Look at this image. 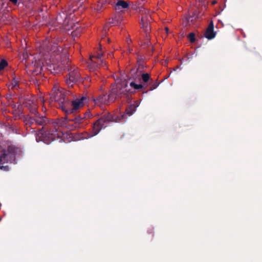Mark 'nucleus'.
Wrapping results in <instances>:
<instances>
[{"label":"nucleus","mask_w":262,"mask_h":262,"mask_svg":"<svg viewBox=\"0 0 262 262\" xmlns=\"http://www.w3.org/2000/svg\"><path fill=\"white\" fill-rule=\"evenodd\" d=\"M128 7V4L127 2L123 0H119L116 4V9L120 10L121 9H126Z\"/></svg>","instance_id":"nucleus-18"},{"label":"nucleus","mask_w":262,"mask_h":262,"mask_svg":"<svg viewBox=\"0 0 262 262\" xmlns=\"http://www.w3.org/2000/svg\"><path fill=\"white\" fill-rule=\"evenodd\" d=\"M215 33L214 32V34H213V36H214V37H215Z\"/></svg>","instance_id":"nucleus-38"},{"label":"nucleus","mask_w":262,"mask_h":262,"mask_svg":"<svg viewBox=\"0 0 262 262\" xmlns=\"http://www.w3.org/2000/svg\"><path fill=\"white\" fill-rule=\"evenodd\" d=\"M132 93L128 85V81L125 80H120L117 83L112 84L109 94V98L113 101L116 99L121 98L126 96L127 93Z\"/></svg>","instance_id":"nucleus-5"},{"label":"nucleus","mask_w":262,"mask_h":262,"mask_svg":"<svg viewBox=\"0 0 262 262\" xmlns=\"http://www.w3.org/2000/svg\"><path fill=\"white\" fill-rule=\"evenodd\" d=\"M112 0H100L97 5V9L100 11L102 8H105V6L107 4H112Z\"/></svg>","instance_id":"nucleus-17"},{"label":"nucleus","mask_w":262,"mask_h":262,"mask_svg":"<svg viewBox=\"0 0 262 262\" xmlns=\"http://www.w3.org/2000/svg\"><path fill=\"white\" fill-rule=\"evenodd\" d=\"M103 54L101 52H98L96 55H93L90 56V60L92 64L90 65V68H92L98 70L97 69L93 68V66L98 67H105L106 62L101 59Z\"/></svg>","instance_id":"nucleus-10"},{"label":"nucleus","mask_w":262,"mask_h":262,"mask_svg":"<svg viewBox=\"0 0 262 262\" xmlns=\"http://www.w3.org/2000/svg\"><path fill=\"white\" fill-rule=\"evenodd\" d=\"M44 46L41 47L40 54L45 60L49 58V62H47L48 69L52 73H57L62 70H68L69 78L67 79L66 83L69 87L72 86L78 82H83L79 70L76 67L70 66V60L67 55V52L63 51L62 47L56 43H50L47 47V51L43 52Z\"/></svg>","instance_id":"nucleus-1"},{"label":"nucleus","mask_w":262,"mask_h":262,"mask_svg":"<svg viewBox=\"0 0 262 262\" xmlns=\"http://www.w3.org/2000/svg\"><path fill=\"white\" fill-rule=\"evenodd\" d=\"M34 121L35 124L37 125H40L42 126L41 129H40L38 131V133L37 134V136L39 138H40V140L43 141L42 137L41 135L40 134L39 135V131L42 130L43 133L45 132L46 131H43L42 129L45 128V126H47V130H49V123H51V122H49V120L48 118H47L46 116H42L39 114H36L35 116H34Z\"/></svg>","instance_id":"nucleus-9"},{"label":"nucleus","mask_w":262,"mask_h":262,"mask_svg":"<svg viewBox=\"0 0 262 262\" xmlns=\"http://www.w3.org/2000/svg\"><path fill=\"white\" fill-rule=\"evenodd\" d=\"M129 85L130 86L133 88L135 90L142 89L145 87V84H136L133 81L130 83Z\"/></svg>","instance_id":"nucleus-21"},{"label":"nucleus","mask_w":262,"mask_h":262,"mask_svg":"<svg viewBox=\"0 0 262 262\" xmlns=\"http://www.w3.org/2000/svg\"><path fill=\"white\" fill-rule=\"evenodd\" d=\"M90 71L91 72V77L86 76L84 78H83V82L84 83L85 82H91L93 80H96V76H98V70L93 69L92 68H90Z\"/></svg>","instance_id":"nucleus-13"},{"label":"nucleus","mask_w":262,"mask_h":262,"mask_svg":"<svg viewBox=\"0 0 262 262\" xmlns=\"http://www.w3.org/2000/svg\"><path fill=\"white\" fill-rule=\"evenodd\" d=\"M159 85V83L157 82L153 83L150 86L149 90L152 91L156 89Z\"/></svg>","instance_id":"nucleus-28"},{"label":"nucleus","mask_w":262,"mask_h":262,"mask_svg":"<svg viewBox=\"0 0 262 262\" xmlns=\"http://www.w3.org/2000/svg\"><path fill=\"white\" fill-rule=\"evenodd\" d=\"M85 1V0H79V3H80V6H81V4H83L84 2Z\"/></svg>","instance_id":"nucleus-32"},{"label":"nucleus","mask_w":262,"mask_h":262,"mask_svg":"<svg viewBox=\"0 0 262 262\" xmlns=\"http://www.w3.org/2000/svg\"><path fill=\"white\" fill-rule=\"evenodd\" d=\"M14 5H16L17 3V0H9Z\"/></svg>","instance_id":"nucleus-31"},{"label":"nucleus","mask_w":262,"mask_h":262,"mask_svg":"<svg viewBox=\"0 0 262 262\" xmlns=\"http://www.w3.org/2000/svg\"><path fill=\"white\" fill-rule=\"evenodd\" d=\"M213 3L214 4H215L216 3V2L214 1Z\"/></svg>","instance_id":"nucleus-37"},{"label":"nucleus","mask_w":262,"mask_h":262,"mask_svg":"<svg viewBox=\"0 0 262 262\" xmlns=\"http://www.w3.org/2000/svg\"><path fill=\"white\" fill-rule=\"evenodd\" d=\"M89 117V113L86 112L83 117L77 115L72 118L67 116L64 118L57 119L49 123V130H46L44 133L40 130L39 135H41L45 143L49 144L56 138L60 137L61 133L58 131L59 127H66L71 130L83 128L88 124L86 119Z\"/></svg>","instance_id":"nucleus-2"},{"label":"nucleus","mask_w":262,"mask_h":262,"mask_svg":"<svg viewBox=\"0 0 262 262\" xmlns=\"http://www.w3.org/2000/svg\"><path fill=\"white\" fill-rule=\"evenodd\" d=\"M30 112L32 114H34V116H35L36 114H39V113L37 111V105L36 104H33V105L29 108Z\"/></svg>","instance_id":"nucleus-24"},{"label":"nucleus","mask_w":262,"mask_h":262,"mask_svg":"<svg viewBox=\"0 0 262 262\" xmlns=\"http://www.w3.org/2000/svg\"><path fill=\"white\" fill-rule=\"evenodd\" d=\"M0 169L3 170L5 171H8L9 170V166H8L0 165Z\"/></svg>","instance_id":"nucleus-30"},{"label":"nucleus","mask_w":262,"mask_h":262,"mask_svg":"<svg viewBox=\"0 0 262 262\" xmlns=\"http://www.w3.org/2000/svg\"><path fill=\"white\" fill-rule=\"evenodd\" d=\"M82 32V29L76 28V29L72 32V35L73 37H78Z\"/></svg>","instance_id":"nucleus-23"},{"label":"nucleus","mask_w":262,"mask_h":262,"mask_svg":"<svg viewBox=\"0 0 262 262\" xmlns=\"http://www.w3.org/2000/svg\"><path fill=\"white\" fill-rule=\"evenodd\" d=\"M8 64L6 60L2 59L0 62V70H3Z\"/></svg>","instance_id":"nucleus-26"},{"label":"nucleus","mask_w":262,"mask_h":262,"mask_svg":"<svg viewBox=\"0 0 262 262\" xmlns=\"http://www.w3.org/2000/svg\"><path fill=\"white\" fill-rule=\"evenodd\" d=\"M100 50H101V46L100 45Z\"/></svg>","instance_id":"nucleus-36"},{"label":"nucleus","mask_w":262,"mask_h":262,"mask_svg":"<svg viewBox=\"0 0 262 262\" xmlns=\"http://www.w3.org/2000/svg\"><path fill=\"white\" fill-rule=\"evenodd\" d=\"M199 13L197 10H194L192 14L186 16L183 20V25L186 27L194 23L195 21L199 18Z\"/></svg>","instance_id":"nucleus-12"},{"label":"nucleus","mask_w":262,"mask_h":262,"mask_svg":"<svg viewBox=\"0 0 262 262\" xmlns=\"http://www.w3.org/2000/svg\"><path fill=\"white\" fill-rule=\"evenodd\" d=\"M72 94L70 91L66 90L63 89H59L54 86L50 94V100L51 102H55L59 105V107L63 111L67 109V106L68 105L69 101L71 99L69 96Z\"/></svg>","instance_id":"nucleus-4"},{"label":"nucleus","mask_w":262,"mask_h":262,"mask_svg":"<svg viewBox=\"0 0 262 262\" xmlns=\"http://www.w3.org/2000/svg\"><path fill=\"white\" fill-rule=\"evenodd\" d=\"M25 105L29 109L31 107L33 104H35L34 101L31 99H27L25 102Z\"/></svg>","instance_id":"nucleus-22"},{"label":"nucleus","mask_w":262,"mask_h":262,"mask_svg":"<svg viewBox=\"0 0 262 262\" xmlns=\"http://www.w3.org/2000/svg\"><path fill=\"white\" fill-rule=\"evenodd\" d=\"M22 108V105H18L17 109L15 110V111L16 112V113L17 114L19 117L23 115Z\"/></svg>","instance_id":"nucleus-27"},{"label":"nucleus","mask_w":262,"mask_h":262,"mask_svg":"<svg viewBox=\"0 0 262 262\" xmlns=\"http://www.w3.org/2000/svg\"><path fill=\"white\" fill-rule=\"evenodd\" d=\"M110 100H111L109 98V95L108 96L106 95H100L96 99L94 100V101L98 105L107 104Z\"/></svg>","instance_id":"nucleus-14"},{"label":"nucleus","mask_w":262,"mask_h":262,"mask_svg":"<svg viewBox=\"0 0 262 262\" xmlns=\"http://www.w3.org/2000/svg\"><path fill=\"white\" fill-rule=\"evenodd\" d=\"M24 122L26 125L28 126L29 127H31L32 125H34V124H35L34 116H26L24 118Z\"/></svg>","instance_id":"nucleus-19"},{"label":"nucleus","mask_w":262,"mask_h":262,"mask_svg":"<svg viewBox=\"0 0 262 262\" xmlns=\"http://www.w3.org/2000/svg\"><path fill=\"white\" fill-rule=\"evenodd\" d=\"M141 78L143 84H145V88L148 85V83L151 84L153 83V80L150 78V75L148 73H143L141 75Z\"/></svg>","instance_id":"nucleus-16"},{"label":"nucleus","mask_w":262,"mask_h":262,"mask_svg":"<svg viewBox=\"0 0 262 262\" xmlns=\"http://www.w3.org/2000/svg\"><path fill=\"white\" fill-rule=\"evenodd\" d=\"M139 106V102L137 101L134 104H130L125 110V114L120 116L113 115L110 113H107L102 116L96 121L93 123L90 137L97 135L100 131L105 128L110 122H122L123 120L126 119V115L130 116L136 112V108Z\"/></svg>","instance_id":"nucleus-3"},{"label":"nucleus","mask_w":262,"mask_h":262,"mask_svg":"<svg viewBox=\"0 0 262 262\" xmlns=\"http://www.w3.org/2000/svg\"><path fill=\"white\" fill-rule=\"evenodd\" d=\"M116 17L112 19V21H110V24H113V25H117L119 24V21L118 20H116Z\"/></svg>","instance_id":"nucleus-29"},{"label":"nucleus","mask_w":262,"mask_h":262,"mask_svg":"<svg viewBox=\"0 0 262 262\" xmlns=\"http://www.w3.org/2000/svg\"><path fill=\"white\" fill-rule=\"evenodd\" d=\"M106 39H107L108 42H110V38H106Z\"/></svg>","instance_id":"nucleus-35"},{"label":"nucleus","mask_w":262,"mask_h":262,"mask_svg":"<svg viewBox=\"0 0 262 262\" xmlns=\"http://www.w3.org/2000/svg\"><path fill=\"white\" fill-rule=\"evenodd\" d=\"M145 44H146L147 46H149L150 45V42L148 40L145 42Z\"/></svg>","instance_id":"nucleus-33"},{"label":"nucleus","mask_w":262,"mask_h":262,"mask_svg":"<svg viewBox=\"0 0 262 262\" xmlns=\"http://www.w3.org/2000/svg\"><path fill=\"white\" fill-rule=\"evenodd\" d=\"M18 151L17 146L7 142L6 147L0 149V164L14 162Z\"/></svg>","instance_id":"nucleus-6"},{"label":"nucleus","mask_w":262,"mask_h":262,"mask_svg":"<svg viewBox=\"0 0 262 262\" xmlns=\"http://www.w3.org/2000/svg\"><path fill=\"white\" fill-rule=\"evenodd\" d=\"M165 31H166V33H168V30H169L168 28L167 27H166L165 28Z\"/></svg>","instance_id":"nucleus-34"},{"label":"nucleus","mask_w":262,"mask_h":262,"mask_svg":"<svg viewBox=\"0 0 262 262\" xmlns=\"http://www.w3.org/2000/svg\"><path fill=\"white\" fill-rule=\"evenodd\" d=\"M89 99L85 95H82L77 98L75 100L71 102L69 101L68 105L67 106V109H65L64 112L68 115L73 114L80 107L87 104Z\"/></svg>","instance_id":"nucleus-7"},{"label":"nucleus","mask_w":262,"mask_h":262,"mask_svg":"<svg viewBox=\"0 0 262 262\" xmlns=\"http://www.w3.org/2000/svg\"><path fill=\"white\" fill-rule=\"evenodd\" d=\"M188 38L190 42H194L195 40V34L193 32H191L188 35Z\"/></svg>","instance_id":"nucleus-25"},{"label":"nucleus","mask_w":262,"mask_h":262,"mask_svg":"<svg viewBox=\"0 0 262 262\" xmlns=\"http://www.w3.org/2000/svg\"><path fill=\"white\" fill-rule=\"evenodd\" d=\"M80 3H79V1L78 2H76V5L74 4H69L68 9L66 10V14L64 13H60L58 14L56 17V20L57 22L62 25H68L69 21H68V17L71 18V15L72 14V12H74L77 9H80V7H82L80 6Z\"/></svg>","instance_id":"nucleus-8"},{"label":"nucleus","mask_w":262,"mask_h":262,"mask_svg":"<svg viewBox=\"0 0 262 262\" xmlns=\"http://www.w3.org/2000/svg\"><path fill=\"white\" fill-rule=\"evenodd\" d=\"M18 83L19 81L17 80V79H16V78H13L12 82L11 83V84L9 86V89H17L18 87Z\"/></svg>","instance_id":"nucleus-20"},{"label":"nucleus","mask_w":262,"mask_h":262,"mask_svg":"<svg viewBox=\"0 0 262 262\" xmlns=\"http://www.w3.org/2000/svg\"><path fill=\"white\" fill-rule=\"evenodd\" d=\"M147 13L144 15L142 16L141 19V28L143 29V31L145 33H146V37L147 39H149L148 36H147V34L150 32V27L149 26V24L151 20V17L150 15L149 14V11H147Z\"/></svg>","instance_id":"nucleus-11"},{"label":"nucleus","mask_w":262,"mask_h":262,"mask_svg":"<svg viewBox=\"0 0 262 262\" xmlns=\"http://www.w3.org/2000/svg\"><path fill=\"white\" fill-rule=\"evenodd\" d=\"M204 36L208 40L213 39V20H210L209 26L204 33Z\"/></svg>","instance_id":"nucleus-15"}]
</instances>
